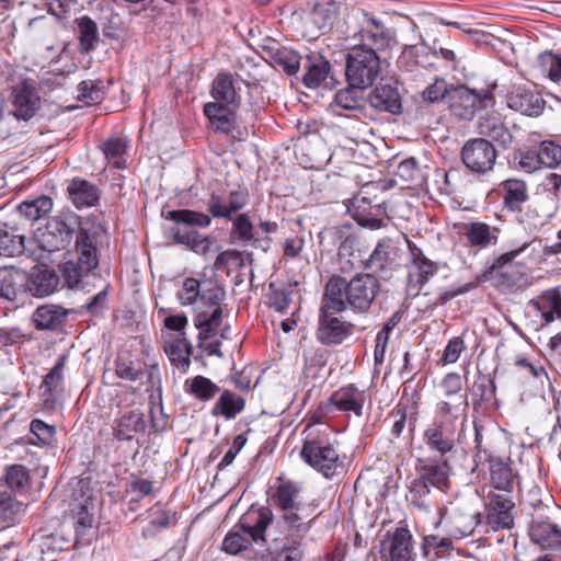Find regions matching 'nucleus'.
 <instances>
[{"instance_id": "obj_1", "label": "nucleus", "mask_w": 561, "mask_h": 561, "mask_svg": "<svg viewBox=\"0 0 561 561\" xmlns=\"http://www.w3.org/2000/svg\"><path fill=\"white\" fill-rule=\"evenodd\" d=\"M345 42L348 49L345 76L350 85L367 89L380 73L379 51L394 42V33L374 15L353 10L345 20Z\"/></svg>"}, {"instance_id": "obj_2", "label": "nucleus", "mask_w": 561, "mask_h": 561, "mask_svg": "<svg viewBox=\"0 0 561 561\" xmlns=\"http://www.w3.org/2000/svg\"><path fill=\"white\" fill-rule=\"evenodd\" d=\"M380 289L379 280L371 274H357L351 280L333 275L325 284V308L367 312Z\"/></svg>"}, {"instance_id": "obj_3", "label": "nucleus", "mask_w": 561, "mask_h": 561, "mask_svg": "<svg viewBox=\"0 0 561 561\" xmlns=\"http://www.w3.org/2000/svg\"><path fill=\"white\" fill-rule=\"evenodd\" d=\"M273 519V512L267 506L249 511L241 517L239 524L226 535L222 549L229 554H238L252 542L265 541V533Z\"/></svg>"}, {"instance_id": "obj_4", "label": "nucleus", "mask_w": 561, "mask_h": 561, "mask_svg": "<svg viewBox=\"0 0 561 561\" xmlns=\"http://www.w3.org/2000/svg\"><path fill=\"white\" fill-rule=\"evenodd\" d=\"M165 219L174 221L176 225H185L190 227L206 228L210 226L211 218L204 213L191 209L170 210L162 214ZM170 234L175 243L183 244L196 254L205 255L214 242L211 237H203L195 230H185L180 226L170 229Z\"/></svg>"}, {"instance_id": "obj_5", "label": "nucleus", "mask_w": 561, "mask_h": 561, "mask_svg": "<svg viewBox=\"0 0 561 561\" xmlns=\"http://www.w3.org/2000/svg\"><path fill=\"white\" fill-rule=\"evenodd\" d=\"M300 456L309 466L321 472L325 478L336 476L339 469L343 468L337 451L330 444L329 437L325 434L313 435L312 432H309Z\"/></svg>"}, {"instance_id": "obj_6", "label": "nucleus", "mask_w": 561, "mask_h": 561, "mask_svg": "<svg viewBox=\"0 0 561 561\" xmlns=\"http://www.w3.org/2000/svg\"><path fill=\"white\" fill-rule=\"evenodd\" d=\"M225 290L216 284H204L199 295L201 304L194 318L195 328L199 330L198 339L208 340L214 336L221 324V301L225 299Z\"/></svg>"}, {"instance_id": "obj_7", "label": "nucleus", "mask_w": 561, "mask_h": 561, "mask_svg": "<svg viewBox=\"0 0 561 561\" xmlns=\"http://www.w3.org/2000/svg\"><path fill=\"white\" fill-rule=\"evenodd\" d=\"M80 218L71 210L61 211L48 220L46 232L43 234L42 245L48 252L66 249L73 236L81 230Z\"/></svg>"}, {"instance_id": "obj_8", "label": "nucleus", "mask_w": 561, "mask_h": 561, "mask_svg": "<svg viewBox=\"0 0 561 561\" xmlns=\"http://www.w3.org/2000/svg\"><path fill=\"white\" fill-rule=\"evenodd\" d=\"M494 88L495 84L491 89L481 92L471 90L466 85L450 88L448 104L451 113L459 119L471 121L479 108H484L491 104Z\"/></svg>"}, {"instance_id": "obj_9", "label": "nucleus", "mask_w": 561, "mask_h": 561, "mask_svg": "<svg viewBox=\"0 0 561 561\" xmlns=\"http://www.w3.org/2000/svg\"><path fill=\"white\" fill-rule=\"evenodd\" d=\"M278 525L293 543H298L310 530L312 523L320 516L318 504L310 501L296 508L279 512Z\"/></svg>"}, {"instance_id": "obj_10", "label": "nucleus", "mask_w": 561, "mask_h": 561, "mask_svg": "<svg viewBox=\"0 0 561 561\" xmlns=\"http://www.w3.org/2000/svg\"><path fill=\"white\" fill-rule=\"evenodd\" d=\"M496 157L493 144L484 138L469 139L461 148L463 164L477 174H484L493 170Z\"/></svg>"}, {"instance_id": "obj_11", "label": "nucleus", "mask_w": 561, "mask_h": 561, "mask_svg": "<svg viewBox=\"0 0 561 561\" xmlns=\"http://www.w3.org/2000/svg\"><path fill=\"white\" fill-rule=\"evenodd\" d=\"M514 506L511 494L489 491L485 496V525L493 531L510 529L514 524Z\"/></svg>"}, {"instance_id": "obj_12", "label": "nucleus", "mask_w": 561, "mask_h": 561, "mask_svg": "<svg viewBox=\"0 0 561 561\" xmlns=\"http://www.w3.org/2000/svg\"><path fill=\"white\" fill-rule=\"evenodd\" d=\"M343 311L344 310H327L325 296L323 295L320 307L319 327L317 330V337L322 344H340L351 335L353 325L334 316Z\"/></svg>"}, {"instance_id": "obj_13", "label": "nucleus", "mask_w": 561, "mask_h": 561, "mask_svg": "<svg viewBox=\"0 0 561 561\" xmlns=\"http://www.w3.org/2000/svg\"><path fill=\"white\" fill-rule=\"evenodd\" d=\"M477 497L458 500L449 516L450 531L458 537H467L473 534L481 524V513L476 507Z\"/></svg>"}, {"instance_id": "obj_14", "label": "nucleus", "mask_w": 561, "mask_h": 561, "mask_svg": "<svg viewBox=\"0 0 561 561\" xmlns=\"http://www.w3.org/2000/svg\"><path fill=\"white\" fill-rule=\"evenodd\" d=\"M13 113L24 121L32 118L41 105V98L33 79H24L12 91Z\"/></svg>"}, {"instance_id": "obj_15", "label": "nucleus", "mask_w": 561, "mask_h": 561, "mask_svg": "<svg viewBox=\"0 0 561 561\" xmlns=\"http://www.w3.org/2000/svg\"><path fill=\"white\" fill-rule=\"evenodd\" d=\"M440 388L446 398L440 403V413L445 416L450 415L457 419L467 407V397L461 393L462 383L460 375L457 373L447 374L442 380Z\"/></svg>"}, {"instance_id": "obj_16", "label": "nucleus", "mask_w": 561, "mask_h": 561, "mask_svg": "<svg viewBox=\"0 0 561 561\" xmlns=\"http://www.w3.org/2000/svg\"><path fill=\"white\" fill-rule=\"evenodd\" d=\"M507 106L523 115L537 117L545 108L541 95L526 85L514 87L506 98Z\"/></svg>"}, {"instance_id": "obj_17", "label": "nucleus", "mask_w": 561, "mask_h": 561, "mask_svg": "<svg viewBox=\"0 0 561 561\" xmlns=\"http://www.w3.org/2000/svg\"><path fill=\"white\" fill-rule=\"evenodd\" d=\"M412 536L405 528H397L380 543L381 559L387 561H410L412 559Z\"/></svg>"}, {"instance_id": "obj_18", "label": "nucleus", "mask_w": 561, "mask_h": 561, "mask_svg": "<svg viewBox=\"0 0 561 561\" xmlns=\"http://www.w3.org/2000/svg\"><path fill=\"white\" fill-rule=\"evenodd\" d=\"M58 285V274L46 265H36L30 274H26L25 287L34 297H47L57 289Z\"/></svg>"}, {"instance_id": "obj_19", "label": "nucleus", "mask_w": 561, "mask_h": 561, "mask_svg": "<svg viewBox=\"0 0 561 561\" xmlns=\"http://www.w3.org/2000/svg\"><path fill=\"white\" fill-rule=\"evenodd\" d=\"M366 401L365 391L359 390L353 383L340 388L330 397V404L336 410L346 413H354L357 417L363 415Z\"/></svg>"}, {"instance_id": "obj_20", "label": "nucleus", "mask_w": 561, "mask_h": 561, "mask_svg": "<svg viewBox=\"0 0 561 561\" xmlns=\"http://www.w3.org/2000/svg\"><path fill=\"white\" fill-rule=\"evenodd\" d=\"M70 310L62 306L45 304L34 310L32 322L37 330L58 331L65 325Z\"/></svg>"}, {"instance_id": "obj_21", "label": "nucleus", "mask_w": 561, "mask_h": 561, "mask_svg": "<svg viewBox=\"0 0 561 561\" xmlns=\"http://www.w3.org/2000/svg\"><path fill=\"white\" fill-rule=\"evenodd\" d=\"M336 19L332 4H316L304 19L305 34L316 38L319 33L330 30Z\"/></svg>"}, {"instance_id": "obj_22", "label": "nucleus", "mask_w": 561, "mask_h": 561, "mask_svg": "<svg viewBox=\"0 0 561 561\" xmlns=\"http://www.w3.org/2000/svg\"><path fill=\"white\" fill-rule=\"evenodd\" d=\"M163 348L170 362L182 373H186L191 365L192 344L186 336L163 335Z\"/></svg>"}, {"instance_id": "obj_23", "label": "nucleus", "mask_w": 561, "mask_h": 561, "mask_svg": "<svg viewBox=\"0 0 561 561\" xmlns=\"http://www.w3.org/2000/svg\"><path fill=\"white\" fill-rule=\"evenodd\" d=\"M461 232L471 247L484 249L497 242L500 230L485 222L472 221L461 224Z\"/></svg>"}, {"instance_id": "obj_24", "label": "nucleus", "mask_w": 561, "mask_h": 561, "mask_svg": "<svg viewBox=\"0 0 561 561\" xmlns=\"http://www.w3.org/2000/svg\"><path fill=\"white\" fill-rule=\"evenodd\" d=\"M424 440L431 450L444 456L455 446V431L449 424L434 423L425 431Z\"/></svg>"}, {"instance_id": "obj_25", "label": "nucleus", "mask_w": 561, "mask_h": 561, "mask_svg": "<svg viewBox=\"0 0 561 561\" xmlns=\"http://www.w3.org/2000/svg\"><path fill=\"white\" fill-rule=\"evenodd\" d=\"M368 102L371 107L391 114H400L402 110L400 93L398 89L391 84H380L376 87L369 93Z\"/></svg>"}, {"instance_id": "obj_26", "label": "nucleus", "mask_w": 561, "mask_h": 561, "mask_svg": "<svg viewBox=\"0 0 561 561\" xmlns=\"http://www.w3.org/2000/svg\"><path fill=\"white\" fill-rule=\"evenodd\" d=\"M529 245V243L525 242L518 249L508 251L503 253L491 265V270L499 271V276L502 278V284L507 287L515 286L522 278L523 273L520 271H515L512 262Z\"/></svg>"}, {"instance_id": "obj_27", "label": "nucleus", "mask_w": 561, "mask_h": 561, "mask_svg": "<svg viewBox=\"0 0 561 561\" xmlns=\"http://www.w3.org/2000/svg\"><path fill=\"white\" fill-rule=\"evenodd\" d=\"M529 536L531 541L542 549H561V530L552 523L534 522L529 527Z\"/></svg>"}, {"instance_id": "obj_28", "label": "nucleus", "mask_w": 561, "mask_h": 561, "mask_svg": "<svg viewBox=\"0 0 561 561\" xmlns=\"http://www.w3.org/2000/svg\"><path fill=\"white\" fill-rule=\"evenodd\" d=\"M271 64L275 68L282 69L286 75H296L300 67L301 57L299 54L290 48L273 44L264 47Z\"/></svg>"}, {"instance_id": "obj_29", "label": "nucleus", "mask_w": 561, "mask_h": 561, "mask_svg": "<svg viewBox=\"0 0 561 561\" xmlns=\"http://www.w3.org/2000/svg\"><path fill=\"white\" fill-rule=\"evenodd\" d=\"M204 114L217 131L229 134L236 127L234 113L224 104L207 103L204 106Z\"/></svg>"}, {"instance_id": "obj_30", "label": "nucleus", "mask_w": 561, "mask_h": 561, "mask_svg": "<svg viewBox=\"0 0 561 561\" xmlns=\"http://www.w3.org/2000/svg\"><path fill=\"white\" fill-rule=\"evenodd\" d=\"M26 273L12 268H0V297L14 300L25 287Z\"/></svg>"}, {"instance_id": "obj_31", "label": "nucleus", "mask_w": 561, "mask_h": 561, "mask_svg": "<svg viewBox=\"0 0 561 561\" xmlns=\"http://www.w3.org/2000/svg\"><path fill=\"white\" fill-rule=\"evenodd\" d=\"M146 421L139 410H133L122 415L114 426V436L118 440H129L136 433L144 432Z\"/></svg>"}, {"instance_id": "obj_32", "label": "nucleus", "mask_w": 561, "mask_h": 561, "mask_svg": "<svg viewBox=\"0 0 561 561\" xmlns=\"http://www.w3.org/2000/svg\"><path fill=\"white\" fill-rule=\"evenodd\" d=\"M211 96L215 99L214 103H220L225 106L232 105L238 107L240 105V98L237 94L232 77L226 73H219L211 85Z\"/></svg>"}, {"instance_id": "obj_33", "label": "nucleus", "mask_w": 561, "mask_h": 561, "mask_svg": "<svg viewBox=\"0 0 561 561\" xmlns=\"http://www.w3.org/2000/svg\"><path fill=\"white\" fill-rule=\"evenodd\" d=\"M304 84L309 89L318 88L329 76L331 65L320 55L308 56L305 62Z\"/></svg>"}, {"instance_id": "obj_34", "label": "nucleus", "mask_w": 561, "mask_h": 561, "mask_svg": "<svg viewBox=\"0 0 561 561\" xmlns=\"http://www.w3.org/2000/svg\"><path fill=\"white\" fill-rule=\"evenodd\" d=\"M480 134L496 141L503 148L511 146L513 135L497 116L483 117L479 123Z\"/></svg>"}, {"instance_id": "obj_35", "label": "nucleus", "mask_w": 561, "mask_h": 561, "mask_svg": "<svg viewBox=\"0 0 561 561\" xmlns=\"http://www.w3.org/2000/svg\"><path fill=\"white\" fill-rule=\"evenodd\" d=\"M76 250L78 253V262L83 271H92L98 267L99 259L93 238L87 230L81 229L77 233Z\"/></svg>"}, {"instance_id": "obj_36", "label": "nucleus", "mask_w": 561, "mask_h": 561, "mask_svg": "<svg viewBox=\"0 0 561 561\" xmlns=\"http://www.w3.org/2000/svg\"><path fill=\"white\" fill-rule=\"evenodd\" d=\"M78 28L79 50L82 54L92 53L100 42L99 27L90 16L83 15L76 20Z\"/></svg>"}, {"instance_id": "obj_37", "label": "nucleus", "mask_w": 561, "mask_h": 561, "mask_svg": "<svg viewBox=\"0 0 561 561\" xmlns=\"http://www.w3.org/2000/svg\"><path fill=\"white\" fill-rule=\"evenodd\" d=\"M244 399L232 392L224 390L211 409L213 416H224L227 420L234 419L244 409Z\"/></svg>"}, {"instance_id": "obj_38", "label": "nucleus", "mask_w": 561, "mask_h": 561, "mask_svg": "<svg viewBox=\"0 0 561 561\" xmlns=\"http://www.w3.org/2000/svg\"><path fill=\"white\" fill-rule=\"evenodd\" d=\"M300 491L301 489L296 482H282L277 486L272 500L279 512L296 508L298 505L308 503L298 500Z\"/></svg>"}, {"instance_id": "obj_39", "label": "nucleus", "mask_w": 561, "mask_h": 561, "mask_svg": "<svg viewBox=\"0 0 561 561\" xmlns=\"http://www.w3.org/2000/svg\"><path fill=\"white\" fill-rule=\"evenodd\" d=\"M533 306L541 313L545 323L561 319V294L557 289L546 290L538 300H531Z\"/></svg>"}, {"instance_id": "obj_40", "label": "nucleus", "mask_w": 561, "mask_h": 561, "mask_svg": "<svg viewBox=\"0 0 561 561\" xmlns=\"http://www.w3.org/2000/svg\"><path fill=\"white\" fill-rule=\"evenodd\" d=\"M359 87L350 85L341 89L335 93L334 106L335 108L345 110L350 112H362L365 107L364 91Z\"/></svg>"}, {"instance_id": "obj_41", "label": "nucleus", "mask_w": 561, "mask_h": 561, "mask_svg": "<svg viewBox=\"0 0 561 561\" xmlns=\"http://www.w3.org/2000/svg\"><path fill=\"white\" fill-rule=\"evenodd\" d=\"M68 191L77 207L92 206L99 199L98 188L85 180L73 179Z\"/></svg>"}, {"instance_id": "obj_42", "label": "nucleus", "mask_w": 561, "mask_h": 561, "mask_svg": "<svg viewBox=\"0 0 561 561\" xmlns=\"http://www.w3.org/2000/svg\"><path fill=\"white\" fill-rule=\"evenodd\" d=\"M504 204L513 211H519L527 201V186L520 180H506L503 182Z\"/></svg>"}, {"instance_id": "obj_43", "label": "nucleus", "mask_w": 561, "mask_h": 561, "mask_svg": "<svg viewBox=\"0 0 561 561\" xmlns=\"http://www.w3.org/2000/svg\"><path fill=\"white\" fill-rule=\"evenodd\" d=\"M450 467L446 459L440 462H426L422 466V477L439 491L448 485Z\"/></svg>"}, {"instance_id": "obj_44", "label": "nucleus", "mask_w": 561, "mask_h": 561, "mask_svg": "<svg viewBox=\"0 0 561 561\" xmlns=\"http://www.w3.org/2000/svg\"><path fill=\"white\" fill-rule=\"evenodd\" d=\"M23 504L16 499V494L8 489L7 484L0 483V520L4 523L14 522L22 512Z\"/></svg>"}, {"instance_id": "obj_45", "label": "nucleus", "mask_w": 561, "mask_h": 561, "mask_svg": "<svg viewBox=\"0 0 561 561\" xmlns=\"http://www.w3.org/2000/svg\"><path fill=\"white\" fill-rule=\"evenodd\" d=\"M53 208V199L39 196L33 201H25L18 206L20 214L30 221H36L46 216Z\"/></svg>"}, {"instance_id": "obj_46", "label": "nucleus", "mask_w": 561, "mask_h": 561, "mask_svg": "<svg viewBox=\"0 0 561 561\" xmlns=\"http://www.w3.org/2000/svg\"><path fill=\"white\" fill-rule=\"evenodd\" d=\"M437 265L423 255L422 252L414 255L411 270L409 272L410 282L417 285H424L436 273Z\"/></svg>"}, {"instance_id": "obj_47", "label": "nucleus", "mask_w": 561, "mask_h": 561, "mask_svg": "<svg viewBox=\"0 0 561 561\" xmlns=\"http://www.w3.org/2000/svg\"><path fill=\"white\" fill-rule=\"evenodd\" d=\"M392 251L393 247L391 240L388 238L381 239L378 241L369 257L365 261V267L375 272L382 271L392 260Z\"/></svg>"}, {"instance_id": "obj_48", "label": "nucleus", "mask_w": 561, "mask_h": 561, "mask_svg": "<svg viewBox=\"0 0 561 561\" xmlns=\"http://www.w3.org/2000/svg\"><path fill=\"white\" fill-rule=\"evenodd\" d=\"M492 491L511 494L513 491V474L510 467L495 462L490 468Z\"/></svg>"}, {"instance_id": "obj_49", "label": "nucleus", "mask_w": 561, "mask_h": 561, "mask_svg": "<svg viewBox=\"0 0 561 561\" xmlns=\"http://www.w3.org/2000/svg\"><path fill=\"white\" fill-rule=\"evenodd\" d=\"M30 481L28 470L22 465H12L7 467L4 477L0 483L7 484L10 491L15 494L23 491Z\"/></svg>"}, {"instance_id": "obj_50", "label": "nucleus", "mask_w": 561, "mask_h": 561, "mask_svg": "<svg viewBox=\"0 0 561 561\" xmlns=\"http://www.w3.org/2000/svg\"><path fill=\"white\" fill-rule=\"evenodd\" d=\"M24 250L25 245L23 236L9 231L0 233V256H19L24 252Z\"/></svg>"}, {"instance_id": "obj_51", "label": "nucleus", "mask_w": 561, "mask_h": 561, "mask_svg": "<svg viewBox=\"0 0 561 561\" xmlns=\"http://www.w3.org/2000/svg\"><path fill=\"white\" fill-rule=\"evenodd\" d=\"M431 485L422 476L413 481L410 489L411 501L419 510L427 512L433 507L431 501L426 499L431 493Z\"/></svg>"}, {"instance_id": "obj_52", "label": "nucleus", "mask_w": 561, "mask_h": 561, "mask_svg": "<svg viewBox=\"0 0 561 561\" xmlns=\"http://www.w3.org/2000/svg\"><path fill=\"white\" fill-rule=\"evenodd\" d=\"M78 99L88 103H99L103 100L105 91L101 80H84L78 84Z\"/></svg>"}, {"instance_id": "obj_53", "label": "nucleus", "mask_w": 561, "mask_h": 561, "mask_svg": "<svg viewBox=\"0 0 561 561\" xmlns=\"http://www.w3.org/2000/svg\"><path fill=\"white\" fill-rule=\"evenodd\" d=\"M219 391V387L204 376H196L190 383L188 392L202 401H209Z\"/></svg>"}, {"instance_id": "obj_54", "label": "nucleus", "mask_w": 561, "mask_h": 561, "mask_svg": "<svg viewBox=\"0 0 561 561\" xmlns=\"http://www.w3.org/2000/svg\"><path fill=\"white\" fill-rule=\"evenodd\" d=\"M537 152L545 167L554 168L561 163V146L553 141H542Z\"/></svg>"}, {"instance_id": "obj_55", "label": "nucleus", "mask_w": 561, "mask_h": 561, "mask_svg": "<svg viewBox=\"0 0 561 561\" xmlns=\"http://www.w3.org/2000/svg\"><path fill=\"white\" fill-rule=\"evenodd\" d=\"M449 91L450 89L445 79L436 77L434 81L422 91L421 95L424 102L435 103L443 100L445 96L448 99Z\"/></svg>"}, {"instance_id": "obj_56", "label": "nucleus", "mask_w": 561, "mask_h": 561, "mask_svg": "<svg viewBox=\"0 0 561 561\" xmlns=\"http://www.w3.org/2000/svg\"><path fill=\"white\" fill-rule=\"evenodd\" d=\"M103 152L105 157L111 160L115 168L122 169L124 168V164L121 161V158L123 157L126 144L121 138H112L105 141L102 146Z\"/></svg>"}, {"instance_id": "obj_57", "label": "nucleus", "mask_w": 561, "mask_h": 561, "mask_svg": "<svg viewBox=\"0 0 561 561\" xmlns=\"http://www.w3.org/2000/svg\"><path fill=\"white\" fill-rule=\"evenodd\" d=\"M232 234L242 242L253 240V225L248 214H241L232 221Z\"/></svg>"}, {"instance_id": "obj_58", "label": "nucleus", "mask_w": 561, "mask_h": 561, "mask_svg": "<svg viewBox=\"0 0 561 561\" xmlns=\"http://www.w3.org/2000/svg\"><path fill=\"white\" fill-rule=\"evenodd\" d=\"M66 359V355L61 356L56 363V365L53 367V369L46 375L42 383V388H45V391L53 392L61 386L64 379L62 370L65 367Z\"/></svg>"}, {"instance_id": "obj_59", "label": "nucleus", "mask_w": 561, "mask_h": 561, "mask_svg": "<svg viewBox=\"0 0 561 561\" xmlns=\"http://www.w3.org/2000/svg\"><path fill=\"white\" fill-rule=\"evenodd\" d=\"M203 285L195 278H186L183 282L182 290L179 293V298L182 305H193L199 298Z\"/></svg>"}, {"instance_id": "obj_60", "label": "nucleus", "mask_w": 561, "mask_h": 561, "mask_svg": "<svg viewBox=\"0 0 561 561\" xmlns=\"http://www.w3.org/2000/svg\"><path fill=\"white\" fill-rule=\"evenodd\" d=\"M89 273L90 271H83L81 268V264L79 262L75 263L72 261H68L62 266L65 280L71 288L78 286L81 283L83 275Z\"/></svg>"}, {"instance_id": "obj_61", "label": "nucleus", "mask_w": 561, "mask_h": 561, "mask_svg": "<svg viewBox=\"0 0 561 561\" xmlns=\"http://www.w3.org/2000/svg\"><path fill=\"white\" fill-rule=\"evenodd\" d=\"M30 430L37 437V439L45 445L53 440L56 433V430L53 425H48L38 419H35L31 422Z\"/></svg>"}, {"instance_id": "obj_62", "label": "nucleus", "mask_w": 561, "mask_h": 561, "mask_svg": "<svg viewBox=\"0 0 561 561\" xmlns=\"http://www.w3.org/2000/svg\"><path fill=\"white\" fill-rule=\"evenodd\" d=\"M207 207L215 218L231 219L228 204L220 195L213 193L207 202Z\"/></svg>"}, {"instance_id": "obj_63", "label": "nucleus", "mask_w": 561, "mask_h": 561, "mask_svg": "<svg viewBox=\"0 0 561 561\" xmlns=\"http://www.w3.org/2000/svg\"><path fill=\"white\" fill-rule=\"evenodd\" d=\"M187 323L188 320L185 314L169 316L164 319V327L168 333H171L173 336H186L185 328Z\"/></svg>"}, {"instance_id": "obj_64", "label": "nucleus", "mask_w": 561, "mask_h": 561, "mask_svg": "<svg viewBox=\"0 0 561 561\" xmlns=\"http://www.w3.org/2000/svg\"><path fill=\"white\" fill-rule=\"evenodd\" d=\"M465 347L466 346L461 337L457 336L451 339L445 347L442 362L444 364L456 363Z\"/></svg>"}]
</instances>
